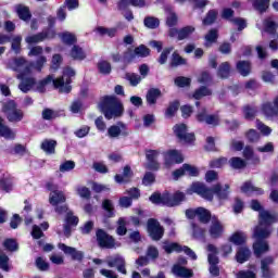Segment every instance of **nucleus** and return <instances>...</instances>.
Returning <instances> with one entry per match:
<instances>
[{
    "label": "nucleus",
    "instance_id": "obj_1",
    "mask_svg": "<svg viewBox=\"0 0 278 278\" xmlns=\"http://www.w3.org/2000/svg\"><path fill=\"white\" fill-rule=\"evenodd\" d=\"M46 63L47 58L45 56H39L36 65L27 62L23 58L13 59L9 62V68L18 73L17 79H22L20 84V90H22V92H29V90H31V86L36 84V80L31 77V71H34V68L35 71H40Z\"/></svg>",
    "mask_w": 278,
    "mask_h": 278
},
{
    "label": "nucleus",
    "instance_id": "obj_2",
    "mask_svg": "<svg viewBox=\"0 0 278 278\" xmlns=\"http://www.w3.org/2000/svg\"><path fill=\"white\" fill-rule=\"evenodd\" d=\"M191 190L194 194L202 197L206 201H214V194L219 201H227L229 194H231V186L226 184L223 187L220 182L215 184L212 188H207L203 182L197 181L191 185Z\"/></svg>",
    "mask_w": 278,
    "mask_h": 278
},
{
    "label": "nucleus",
    "instance_id": "obj_3",
    "mask_svg": "<svg viewBox=\"0 0 278 278\" xmlns=\"http://www.w3.org/2000/svg\"><path fill=\"white\" fill-rule=\"evenodd\" d=\"M71 77H75V71L73 68L67 67L63 72V76L61 78L53 79V76H48L46 79L41 80L38 86V90L40 92H45V88H47L50 84L60 92H71Z\"/></svg>",
    "mask_w": 278,
    "mask_h": 278
},
{
    "label": "nucleus",
    "instance_id": "obj_4",
    "mask_svg": "<svg viewBox=\"0 0 278 278\" xmlns=\"http://www.w3.org/2000/svg\"><path fill=\"white\" fill-rule=\"evenodd\" d=\"M149 201L154 205H164L165 207H177L186 201V193L181 191H176L172 194L168 191L160 193L159 191L152 193L149 198Z\"/></svg>",
    "mask_w": 278,
    "mask_h": 278
},
{
    "label": "nucleus",
    "instance_id": "obj_5",
    "mask_svg": "<svg viewBox=\"0 0 278 278\" xmlns=\"http://www.w3.org/2000/svg\"><path fill=\"white\" fill-rule=\"evenodd\" d=\"M173 130L178 142L182 144H192L197 140L194 132H188V125L186 124H176Z\"/></svg>",
    "mask_w": 278,
    "mask_h": 278
},
{
    "label": "nucleus",
    "instance_id": "obj_6",
    "mask_svg": "<svg viewBox=\"0 0 278 278\" xmlns=\"http://www.w3.org/2000/svg\"><path fill=\"white\" fill-rule=\"evenodd\" d=\"M147 231L153 242H160L164 238V226L156 218L148 219Z\"/></svg>",
    "mask_w": 278,
    "mask_h": 278
},
{
    "label": "nucleus",
    "instance_id": "obj_7",
    "mask_svg": "<svg viewBox=\"0 0 278 278\" xmlns=\"http://www.w3.org/2000/svg\"><path fill=\"white\" fill-rule=\"evenodd\" d=\"M96 238L100 249H114L116 247V239L103 228L97 229Z\"/></svg>",
    "mask_w": 278,
    "mask_h": 278
},
{
    "label": "nucleus",
    "instance_id": "obj_8",
    "mask_svg": "<svg viewBox=\"0 0 278 278\" xmlns=\"http://www.w3.org/2000/svg\"><path fill=\"white\" fill-rule=\"evenodd\" d=\"M198 123H205L212 125V127H218L220 125V117L216 114H208L207 109L202 108L195 115Z\"/></svg>",
    "mask_w": 278,
    "mask_h": 278
},
{
    "label": "nucleus",
    "instance_id": "obj_9",
    "mask_svg": "<svg viewBox=\"0 0 278 278\" xmlns=\"http://www.w3.org/2000/svg\"><path fill=\"white\" fill-rule=\"evenodd\" d=\"M2 112L9 123H21L25 116L23 111L17 109L16 105H3Z\"/></svg>",
    "mask_w": 278,
    "mask_h": 278
},
{
    "label": "nucleus",
    "instance_id": "obj_10",
    "mask_svg": "<svg viewBox=\"0 0 278 278\" xmlns=\"http://www.w3.org/2000/svg\"><path fill=\"white\" fill-rule=\"evenodd\" d=\"M184 175H187L188 177H199V167L185 163L180 168H177L173 172V177L175 181L184 177Z\"/></svg>",
    "mask_w": 278,
    "mask_h": 278
},
{
    "label": "nucleus",
    "instance_id": "obj_11",
    "mask_svg": "<svg viewBox=\"0 0 278 278\" xmlns=\"http://www.w3.org/2000/svg\"><path fill=\"white\" fill-rule=\"evenodd\" d=\"M98 108L106 121L118 118L125 112V106L123 105H99Z\"/></svg>",
    "mask_w": 278,
    "mask_h": 278
},
{
    "label": "nucleus",
    "instance_id": "obj_12",
    "mask_svg": "<svg viewBox=\"0 0 278 278\" xmlns=\"http://www.w3.org/2000/svg\"><path fill=\"white\" fill-rule=\"evenodd\" d=\"M108 266L109 268H117V271L122 273V275H127V263L125 262V257L121 254L109 256Z\"/></svg>",
    "mask_w": 278,
    "mask_h": 278
},
{
    "label": "nucleus",
    "instance_id": "obj_13",
    "mask_svg": "<svg viewBox=\"0 0 278 278\" xmlns=\"http://www.w3.org/2000/svg\"><path fill=\"white\" fill-rule=\"evenodd\" d=\"M275 264L273 256H267L261 260V277L262 278H275V269L270 268Z\"/></svg>",
    "mask_w": 278,
    "mask_h": 278
},
{
    "label": "nucleus",
    "instance_id": "obj_14",
    "mask_svg": "<svg viewBox=\"0 0 278 278\" xmlns=\"http://www.w3.org/2000/svg\"><path fill=\"white\" fill-rule=\"evenodd\" d=\"M173 164H184V154L178 150H168L164 156V165L169 168Z\"/></svg>",
    "mask_w": 278,
    "mask_h": 278
},
{
    "label": "nucleus",
    "instance_id": "obj_15",
    "mask_svg": "<svg viewBox=\"0 0 278 278\" xmlns=\"http://www.w3.org/2000/svg\"><path fill=\"white\" fill-rule=\"evenodd\" d=\"M157 157H160L159 150H146V159L148 161V169L149 170H159L160 162H157Z\"/></svg>",
    "mask_w": 278,
    "mask_h": 278
},
{
    "label": "nucleus",
    "instance_id": "obj_16",
    "mask_svg": "<svg viewBox=\"0 0 278 278\" xmlns=\"http://www.w3.org/2000/svg\"><path fill=\"white\" fill-rule=\"evenodd\" d=\"M193 31H195L194 26H186L180 30H177V28H172L169 29V36L170 38H175L177 36L178 40H186V38L191 37Z\"/></svg>",
    "mask_w": 278,
    "mask_h": 278
},
{
    "label": "nucleus",
    "instance_id": "obj_17",
    "mask_svg": "<svg viewBox=\"0 0 278 278\" xmlns=\"http://www.w3.org/2000/svg\"><path fill=\"white\" fill-rule=\"evenodd\" d=\"M225 231V228L223 227V224L218 219V217H213L212 224L208 229V233L211 238L214 240H218L223 236Z\"/></svg>",
    "mask_w": 278,
    "mask_h": 278
},
{
    "label": "nucleus",
    "instance_id": "obj_18",
    "mask_svg": "<svg viewBox=\"0 0 278 278\" xmlns=\"http://www.w3.org/2000/svg\"><path fill=\"white\" fill-rule=\"evenodd\" d=\"M271 235L273 228L268 226L262 227L260 225L254 228V238L256 241L266 242V240H268V238H270Z\"/></svg>",
    "mask_w": 278,
    "mask_h": 278
},
{
    "label": "nucleus",
    "instance_id": "obj_19",
    "mask_svg": "<svg viewBox=\"0 0 278 278\" xmlns=\"http://www.w3.org/2000/svg\"><path fill=\"white\" fill-rule=\"evenodd\" d=\"M134 178V170H131V166L126 165L123 168V174H116L114 176V179L116 184H129L131 182V179Z\"/></svg>",
    "mask_w": 278,
    "mask_h": 278
},
{
    "label": "nucleus",
    "instance_id": "obj_20",
    "mask_svg": "<svg viewBox=\"0 0 278 278\" xmlns=\"http://www.w3.org/2000/svg\"><path fill=\"white\" fill-rule=\"evenodd\" d=\"M0 138H5V140H14L16 134L10 126L5 125V119L0 115Z\"/></svg>",
    "mask_w": 278,
    "mask_h": 278
},
{
    "label": "nucleus",
    "instance_id": "obj_21",
    "mask_svg": "<svg viewBox=\"0 0 278 278\" xmlns=\"http://www.w3.org/2000/svg\"><path fill=\"white\" fill-rule=\"evenodd\" d=\"M172 273L176 277H180V278H192V277H194V271H192V269H190L188 267H184L181 265H174L173 268H172Z\"/></svg>",
    "mask_w": 278,
    "mask_h": 278
},
{
    "label": "nucleus",
    "instance_id": "obj_22",
    "mask_svg": "<svg viewBox=\"0 0 278 278\" xmlns=\"http://www.w3.org/2000/svg\"><path fill=\"white\" fill-rule=\"evenodd\" d=\"M253 251H254V255L256 257H262V255H264V253H268V251H270V245H268V241H255L253 243Z\"/></svg>",
    "mask_w": 278,
    "mask_h": 278
},
{
    "label": "nucleus",
    "instance_id": "obj_23",
    "mask_svg": "<svg viewBox=\"0 0 278 278\" xmlns=\"http://www.w3.org/2000/svg\"><path fill=\"white\" fill-rule=\"evenodd\" d=\"M228 241L236 247H244V244H247V233L243 231H236L228 238Z\"/></svg>",
    "mask_w": 278,
    "mask_h": 278
},
{
    "label": "nucleus",
    "instance_id": "obj_24",
    "mask_svg": "<svg viewBox=\"0 0 278 278\" xmlns=\"http://www.w3.org/2000/svg\"><path fill=\"white\" fill-rule=\"evenodd\" d=\"M273 223H277V217L273 214H270V212L268 211H262L260 213V226L261 227H270V225H273Z\"/></svg>",
    "mask_w": 278,
    "mask_h": 278
},
{
    "label": "nucleus",
    "instance_id": "obj_25",
    "mask_svg": "<svg viewBox=\"0 0 278 278\" xmlns=\"http://www.w3.org/2000/svg\"><path fill=\"white\" fill-rule=\"evenodd\" d=\"M49 203L50 205H60L62 203H66V195L64 191L59 190L49 194Z\"/></svg>",
    "mask_w": 278,
    "mask_h": 278
},
{
    "label": "nucleus",
    "instance_id": "obj_26",
    "mask_svg": "<svg viewBox=\"0 0 278 278\" xmlns=\"http://www.w3.org/2000/svg\"><path fill=\"white\" fill-rule=\"evenodd\" d=\"M55 147H58V141L53 139H45L41 142L40 149L41 151H45L47 155H53L55 154Z\"/></svg>",
    "mask_w": 278,
    "mask_h": 278
},
{
    "label": "nucleus",
    "instance_id": "obj_27",
    "mask_svg": "<svg viewBox=\"0 0 278 278\" xmlns=\"http://www.w3.org/2000/svg\"><path fill=\"white\" fill-rule=\"evenodd\" d=\"M249 257H251V250H249V248L241 247L238 249L236 260L239 264H244V262H249Z\"/></svg>",
    "mask_w": 278,
    "mask_h": 278
},
{
    "label": "nucleus",
    "instance_id": "obj_28",
    "mask_svg": "<svg viewBox=\"0 0 278 278\" xmlns=\"http://www.w3.org/2000/svg\"><path fill=\"white\" fill-rule=\"evenodd\" d=\"M102 210L106 212L104 214V218H114L116 216V211L114 210V204H112V200L105 199L102 202Z\"/></svg>",
    "mask_w": 278,
    "mask_h": 278
},
{
    "label": "nucleus",
    "instance_id": "obj_29",
    "mask_svg": "<svg viewBox=\"0 0 278 278\" xmlns=\"http://www.w3.org/2000/svg\"><path fill=\"white\" fill-rule=\"evenodd\" d=\"M2 247L4 251H8L9 253H16V251H18V241L14 238H7L2 242Z\"/></svg>",
    "mask_w": 278,
    "mask_h": 278
},
{
    "label": "nucleus",
    "instance_id": "obj_30",
    "mask_svg": "<svg viewBox=\"0 0 278 278\" xmlns=\"http://www.w3.org/2000/svg\"><path fill=\"white\" fill-rule=\"evenodd\" d=\"M228 164L230 167H232L233 170H242L247 167V162L239 156H232L229 161Z\"/></svg>",
    "mask_w": 278,
    "mask_h": 278
},
{
    "label": "nucleus",
    "instance_id": "obj_31",
    "mask_svg": "<svg viewBox=\"0 0 278 278\" xmlns=\"http://www.w3.org/2000/svg\"><path fill=\"white\" fill-rule=\"evenodd\" d=\"M128 5H132L134 8H144L147 3L144 0H121L118 3L119 10H125Z\"/></svg>",
    "mask_w": 278,
    "mask_h": 278
},
{
    "label": "nucleus",
    "instance_id": "obj_32",
    "mask_svg": "<svg viewBox=\"0 0 278 278\" xmlns=\"http://www.w3.org/2000/svg\"><path fill=\"white\" fill-rule=\"evenodd\" d=\"M198 220H200L203 225H207L210 220H212V213L205 207H198Z\"/></svg>",
    "mask_w": 278,
    "mask_h": 278
},
{
    "label": "nucleus",
    "instance_id": "obj_33",
    "mask_svg": "<svg viewBox=\"0 0 278 278\" xmlns=\"http://www.w3.org/2000/svg\"><path fill=\"white\" fill-rule=\"evenodd\" d=\"M254 10L257 12H266L268 5H270V0H250Z\"/></svg>",
    "mask_w": 278,
    "mask_h": 278
},
{
    "label": "nucleus",
    "instance_id": "obj_34",
    "mask_svg": "<svg viewBox=\"0 0 278 278\" xmlns=\"http://www.w3.org/2000/svg\"><path fill=\"white\" fill-rule=\"evenodd\" d=\"M164 251L165 253H167L168 255H170V253H182L184 252V247L177 242H172L167 245H164Z\"/></svg>",
    "mask_w": 278,
    "mask_h": 278
},
{
    "label": "nucleus",
    "instance_id": "obj_35",
    "mask_svg": "<svg viewBox=\"0 0 278 278\" xmlns=\"http://www.w3.org/2000/svg\"><path fill=\"white\" fill-rule=\"evenodd\" d=\"M0 269L4 273H10V256L3 253L0 249Z\"/></svg>",
    "mask_w": 278,
    "mask_h": 278
},
{
    "label": "nucleus",
    "instance_id": "obj_36",
    "mask_svg": "<svg viewBox=\"0 0 278 278\" xmlns=\"http://www.w3.org/2000/svg\"><path fill=\"white\" fill-rule=\"evenodd\" d=\"M161 96L162 91H160V89L152 88L147 93V101L150 104H155V102L157 101V99H160Z\"/></svg>",
    "mask_w": 278,
    "mask_h": 278
},
{
    "label": "nucleus",
    "instance_id": "obj_37",
    "mask_svg": "<svg viewBox=\"0 0 278 278\" xmlns=\"http://www.w3.org/2000/svg\"><path fill=\"white\" fill-rule=\"evenodd\" d=\"M45 38H51V36L47 35V33L28 36L26 38V42H27V45H36L38 42H42V40H45Z\"/></svg>",
    "mask_w": 278,
    "mask_h": 278
},
{
    "label": "nucleus",
    "instance_id": "obj_38",
    "mask_svg": "<svg viewBox=\"0 0 278 278\" xmlns=\"http://www.w3.org/2000/svg\"><path fill=\"white\" fill-rule=\"evenodd\" d=\"M243 114L247 121H253L257 116V108L247 105L243 108Z\"/></svg>",
    "mask_w": 278,
    "mask_h": 278
},
{
    "label": "nucleus",
    "instance_id": "obj_39",
    "mask_svg": "<svg viewBox=\"0 0 278 278\" xmlns=\"http://www.w3.org/2000/svg\"><path fill=\"white\" fill-rule=\"evenodd\" d=\"M218 40V30L216 29H211L206 35H205V47H212L214 42Z\"/></svg>",
    "mask_w": 278,
    "mask_h": 278
},
{
    "label": "nucleus",
    "instance_id": "obj_40",
    "mask_svg": "<svg viewBox=\"0 0 278 278\" xmlns=\"http://www.w3.org/2000/svg\"><path fill=\"white\" fill-rule=\"evenodd\" d=\"M262 112L265 116L273 118L274 116H278V105H263Z\"/></svg>",
    "mask_w": 278,
    "mask_h": 278
},
{
    "label": "nucleus",
    "instance_id": "obj_41",
    "mask_svg": "<svg viewBox=\"0 0 278 278\" xmlns=\"http://www.w3.org/2000/svg\"><path fill=\"white\" fill-rule=\"evenodd\" d=\"M16 12L22 21H29V18H31V13H29V9L27 7L20 4L16 7Z\"/></svg>",
    "mask_w": 278,
    "mask_h": 278
},
{
    "label": "nucleus",
    "instance_id": "obj_42",
    "mask_svg": "<svg viewBox=\"0 0 278 278\" xmlns=\"http://www.w3.org/2000/svg\"><path fill=\"white\" fill-rule=\"evenodd\" d=\"M237 70L243 77H247L251 73V63L241 61L237 64Z\"/></svg>",
    "mask_w": 278,
    "mask_h": 278
},
{
    "label": "nucleus",
    "instance_id": "obj_43",
    "mask_svg": "<svg viewBox=\"0 0 278 278\" xmlns=\"http://www.w3.org/2000/svg\"><path fill=\"white\" fill-rule=\"evenodd\" d=\"M65 225L77 227L79 225V217L75 216L73 211H68L65 215Z\"/></svg>",
    "mask_w": 278,
    "mask_h": 278
},
{
    "label": "nucleus",
    "instance_id": "obj_44",
    "mask_svg": "<svg viewBox=\"0 0 278 278\" xmlns=\"http://www.w3.org/2000/svg\"><path fill=\"white\" fill-rule=\"evenodd\" d=\"M116 233L117 236H127V220L124 217H119L117 220Z\"/></svg>",
    "mask_w": 278,
    "mask_h": 278
},
{
    "label": "nucleus",
    "instance_id": "obj_45",
    "mask_svg": "<svg viewBox=\"0 0 278 278\" xmlns=\"http://www.w3.org/2000/svg\"><path fill=\"white\" fill-rule=\"evenodd\" d=\"M0 190H3V192H12V178H0Z\"/></svg>",
    "mask_w": 278,
    "mask_h": 278
},
{
    "label": "nucleus",
    "instance_id": "obj_46",
    "mask_svg": "<svg viewBox=\"0 0 278 278\" xmlns=\"http://www.w3.org/2000/svg\"><path fill=\"white\" fill-rule=\"evenodd\" d=\"M264 31L266 34H275V31H277V24H275V21H273L270 17L264 22Z\"/></svg>",
    "mask_w": 278,
    "mask_h": 278
},
{
    "label": "nucleus",
    "instance_id": "obj_47",
    "mask_svg": "<svg viewBox=\"0 0 278 278\" xmlns=\"http://www.w3.org/2000/svg\"><path fill=\"white\" fill-rule=\"evenodd\" d=\"M227 164V157L220 156L218 159H214L210 162V168H223Z\"/></svg>",
    "mask_w": 278,
    "mask_h": 278
},
{
    "label": "nucleus",
    "instance_id": "obj_48",
    "mask_svg": "<svg viewBox=\"0 0 278 278\" xmlns=\"http://www.w3.org/2000/svg\"><path fill=\"white\" fill-rule=\"evenodd\" d=\"M144 25L149 29H155L160 27V20L157 17L148 16L144 18Z\"/></svg>",
    "mask_w": 278,
    "mask_h": 278
},
{
    "label": "nucleus",
    "instance_id": "obj_49",
    "mask_svg": "<svg viewBox=\"0 0 278 278\" xmlns=\"http://www.w3.org/2000/svg\"><path fill=\"white\" fill-rule=\"evenodd\" d=\"M10 155H25L27 148L21 143H16L12 150H9Z\"/></svg>",
    "mask_w": 278,
    "mask_h": 278
},
{
    "label": "nucleus",
    "instance_id": "obj_50",
    "mask_svg": "<svg viewBox=\"0 0 278 278\" xmlns=\"http://www.w3.org/2000/svg\"><path fill=\"white\" fill-rule=\"evenodd\" d=\"M245 138L249 142L254 143V142H260L261 135L257 132L255 129H250L245 134Z\"/></svg>",
    "mask_w": 278,
    "mask_h": 278
},
{
    "label": "nucleus",
    "instance_id": "obj_51",
    "mask_svg": "<svg viewBox=\"0 0 278 278\" xmlns=\"http://www.w3.org/2000/svg\"><path fill=\"white\" fill-rule=\"evenodd\" d=\"M212 94V90L207 89V87H202L194 91L193 99H203V97H210Z\"/></svg>",
    "mask_w": 278,
    "mask_h": 278
},
{
    "label": "nucleus",
    "instance_id": "obj_52",
    "mask_svg": "<svg viewBox=\"0 0 278 278\" xmlns=\"http://www.w3.org/2000/svg\"><path fill=\"white\" fill-rule=\"evenodd\" d=\"M102 105H121V102L115 96L102 97Z\"/></svg>",
    "mask_w": 278,
    "mask_h": 278
},
{
    "label": "nucleus",
    "instance_id": "obj_53",
    "mask_svg": "<svg viewBox=\"0 0 278 278\" xmlns=\"http://www.w3.org/2000/svg\"><path fill=\"white\" fill-rule=\"evenodd\" d=\"M71 56L74 60H84V58H86V53H84V50H81V48L74 46L71 52Z\"/></svg>",
    "mask_w": 278,
    "mask_h": 278
},
{
    "label": "nucleus",
    "instance_id": "obj_54",
    "mask_svg": "<svg viewBox=\"0 0 278 278\" xmlns=\"http://www.w3.org/2000/svg\"><path fill=\"white\" fill-rule=\"evenodd\" d=\"M98 68L103 75H109L112 71V65L108 61H101L98 63Z\"/></svg>",
    "mask_w": 278,
    "mask_h": 278
},
{
    "label": "nucleus",
    "instance_id": "obj_55",
    "mask_svg": "<svg viewBox=\"0 0 278 278\" xmlns=\"http://www.w3.org/2000/svg\"><path fill=\"white\" fill-rule=\"evenodd\" d=\"M232 210L235 214H242V211L244 210V201H242L240 198H236Z\"/></svg>",
    "mask_w": 278,
    "mask_h": 278
},
{
    "label": "nucleus",
    "instance_id": "obj_56",
    "mask_svg": "<svg viewBox=\"0 0 278 278\" xmlns=\"http://www.w3.org/2000/svg\"><path fill=\"white\" fill-rule=\"evenodd\" d=\"M182 64H186V59L181 58L177 52H174L170 66H181Z\"/></svg>",
    "mask_w": 278,
    "mask_h": 278
},
{
    "label": "nucleus",
    "instance_id": "obj_57",
    "mask_svg": "<svg viewBox=\"0 0 278 278\" xmlns=\"http://www.w3.org/2000/svg\"><path fill=\"white\" fill-rule=\"evenodd\" d=\"M43 121H53V118H58V113L51 109H45L41 113Z\"/></svg>",
    "mask_w": 278,
    "mask_h": 278
},
{
    "label": "nucleus",
    "instance_id": "obj_58",
    "mask_svg": "<svg viewBox=\"0 0 278 278\" xmlns=\"http://www.w3.org/2000/svg\"><path fill=\"white\" fill-rule=\"evenodd\" d=\"M152 184H155V174L147 172L142 178V185L151 186Z\"/></svg>",
    "mask_w": 278,
    "mask_h": 278
},
{
    "label": "nucleus",
    "instance_id": "obj_59",
    "mask_svg": "<svg viewBox=\"0 0 278 278\" xmlns=\"http://www.w3.org/2000/svg\"><path fill=\"white\" fill-rule=\"evenodd\" d=\"M191 79L188 77L179 76L175 79V84L178 86V88H186L190 86Z\"/></svg>",
    "mask_w": 278,
    "mask_h": 278
},
{
    "label": "nucleus",
    "instance_id": "obj_60",
    "mask_svg": "<svg viewBox=\"0 0 278 278\" xmlns=\"http://www.w3.org/2000/svg\"><path fill=\"white\" fill-rule=\"evenodd\" d=\"M23 223V218L18 214H13L10 220L11 229H18V225Z\"/></svg>",
    "mask_w": 278,
    "mask_h": 278
},
{
    "label": "nucleus",
    "instance_id": "obj_61",
    "mask_svg": "<svg viewBox=\"0 0 278 278\" xmlns=\"http://www.w3.org/2000/svg\"><path fill=\"white\" fill-rule=\"evenodd\" d=\"M77 193L81 199L90 200L92 197V192H90V189L88 187H79L77 189Z\"/></svg>",
    "mask_w": 278,
    "mask_h": 278
},
{
    "label": "nucleus",
    "instance_id": "obj_62",
    "mask_svg": "<svg viewBox=\"0 0 278 278\" xmlns=\"http://www.w3.org/2000/svg\"><path fill=\"white\" fill-rule=\"evenodd\" d=\"M151 53V50L147 48L146 46H139L135 49V55H138V58H147Z\"/></svg>",
    "mask_w": 278,
    "mask_h": 278
},
{
    "label": "nucleus",
    "instance_id": "obj_63",
    "mask_svg": "<svg viewBox=\"0 0 278 278\" xmlns=\"http://www.w3.org/2000/svg\"><path fill=\"white\" fill-rule=\"evenodd\" d=\"M75 168L74 161H65L60 165V172L61 173H68L70 170H73Z\"/></svg>",
    "mask_w": 278,
    "mask_h": 278
},
{
    "label": "nucleus",
    "instance_id": "obj_64",
    "mask_svg": "<svg viewBox=\"0 0 278 278\" xmlns=\"http://www.w3.org/2000/svg\"><path fill=\"white\" fill-rule=\"evenodd\" d=\"M237 278H257V274L251 269L240 270L237 274Z\"/></svg>",
    "mask_w": 278,
    "mask_h": 278
}]
</instances>
